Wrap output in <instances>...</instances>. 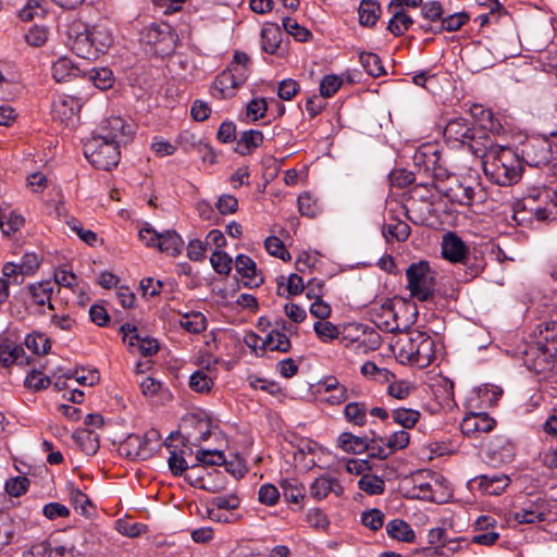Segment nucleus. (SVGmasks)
I'll return each mask as SVG.
<instances>
[{
	"mask_svg": "<svg viewBox=\"0 0 557 557\" xmlns=\"http://www.w3.org/2000/svg\"><path fill=\"white\" fill-rule=\"evenodd\" d=\"M479 156L484 158L483 171L488 180L499 186H511L519 182L522 174L521 160L518 152L509 147L493 146L492 139L487 148Z\"/></svg>",
	"mask_w": 557,
	"mask_h": 557,
	"instance_id": "nucleus-1",
	"label": "nucleus"
},
{
	"mask_svg": "<svg viewBox=\"0 0 557 557\" xmlns=\"http://www.w3.org/2000/svg\"><path fill=\"white\" fill-rule=\"evenodd\" d=\"M397 356L401 363H410L420 369L426 368L434 359V341L423 331L416 330L399 338Z\"/></svg>",
	"mask_w": 557,
	"mask_h": 557,
	"instance_id": "nucleus-2",
	"label": "nucleus"
},
{
	"mask_svg": "<svg viewBox=\"0 0 557 557\" xmlns=\"http://www.w3.org/2000/svg\"><path fill=\"white\" fill-rule=\"evenodd\" d=\"M521 163L541 170L537 178L557 177V151L546 138H531L518 152Z\"/></svg>",
	"mask_w": 557,
	"mask_h": 557,
	"instance_id": "nucleus-3",
	"label": "nucleus"
},
{
	"mask_svg": "<svg viewBox=\"0 0 557 557\" xmlns=\"http://www.w3.org/2000/svg\"><path fill=\"white\" fill-rule=\"evenodd\" d=\"M113 37L108 27L98 24L83 32H77L73 38L71 49L79 58L91 60L108 51Z\"/></svg>",
	"mask_w": 557,
	"mask_h": 557,
	"instance_id": "nucleus-4",
	"label": "nucleus"
},
{
	"mask_svg": "<svg viewBox=\"0 0 557 557\" xmlns=\"http://www.w3.org/2000/svg\"><path fill=\"white\" fill-rule=\"evenodd\" d=\"M116 144L92 135L84 143V156L90 164L102 171H110L119 164L121 152Z\"/></svg>",
	"mask_w": 557,
	"mask_h": 557,
	"instance_id": "nucleus-5",
	"label": "nucleus"
},
{
	"mask_svg": "<svg viewBox=\"0 0 557 557\" xmlns=\"http://www.w3.org/2000/svg\"><path fill=\"white\" fill-rule=\"evenodd\" d=\"M444 135L448 139L468 145L476 156L487 148V143L491 139L484 128L471 126L465 119L449 121L444 129Z\"/></svg>",
	"mask_w": 557,
	"mask_h": 557,
	"instance_id": "nucleus-6",
	"label": "nucleus"
},
{
	"mask_svg": "<svg viewBox=\"0 0 557 557\" xmlns=\"http://www.w3.org/2000/svg\"><path fill=\"white\" fill-rule=\"evenodd\" d=\"M406 277L412 300L420 296L425 299V293L435 288V273L428 261L411 263L406 270Z\"/></svg>",
	"mask_w": 557,
	"mask_h": 557,
	"instance_id": "nucleus-7",
	"label": "nucleus"
},
{
	"mask_svg": "<svg viewBox=\"0 0 557 557\" xmlns=\"http://www.w3.org/2000/svg\"><path fill=\"white\" fill-rule=\"evenodd\" d=\"M447 299L435 292V288L425 293V299L421 296L411 300L403 298V297H394L392 299H387L382 308L388 311L395 310H409V306H412L413 313H419L420 310L424 311H443L445 308V304Z\"/></svg>",
	"mask_w": 557,
	"mask_h": 557,
	"instance_id": "nucleus-8",
	"label": "nucleus"
},
{
	"mask_svg": "<svg viewBox=\"0 0 557 557\" xmlns=\"http://www.w3.org/2000/svg\"><path fill=\"white\" fill-rule=\"evenodd\" d=\"M341 337L343 341L357 343L363 351L375 350L381 346V336L372 327L356 322L342 324Z\"/></svg>",
	"mask_w": 557,
	"mask_h": 557,
	"instance_id": "nucleus-9",
	"label": "nucleus"
},
{
	"mask_svg": "<svg viewBox=\"0 0 557 557\" xmlns=\"http://www.w3.org/2000/svg\"><path fill=\"white\" fill-rule=\"evenodd\" d=\"M135 133V127L121 116H110L101 122L94 135L103 137L117 146L127 145Z\"/></svg>",
	"mask_w": 557,
	"mask_h": 557,
	"instance_id": "nucleus-10",
	"label": "nucleus"
},
{
	"mask_svg": "<svg viewBox=\"0 0 557 557\" xmlns=\"http://www.w3.org/2000/svg\"><path fill=\"white\" fill-rule=\"evenodd\" d=\"M141 40L154 46L160 52L169 53L176 47L177 35L168 23H152L141 33Z\"/></svg>",
	"mask_w": 557,
	"mask_h": 557,
	"instance_id": "nucleus-11",
	"label": "nucleus"
},
{
	"mask_svg": "<svg viewBox=\"0 0 557 557\" xmlns=\"http://www.w3.org/2000/svg\"><path fill=\"white\" fill-rule=\"evenodd\" d=\"M120 332L123 334L124 343H127L131 348H137L144 357H151L160 349L159 343L156 338L141 336L137 326L134 324H122L120 326Z\"/></svg>",
	"mask_w": 557,
	"mask_h": 557,
	"instance_id": "nucleus-12",
	"label": "nucleus"
},
{
	"mask_svg": "<svg viewBox=\"0 0 557 557\" xmlns=\"http://www.w3.org/2000/svg\"><path fill=\"white\" fill-rule=\"evenodd\" d=\"M531 356L525 359L528 368L536 374H545L554 368L557 359V345H545L537 342Z\"/></svg>",
	"mask_w": 557,
	"mask_h": 557,
	"instance_id": "nucleus-13",
	"label": "nucleus"
},
{
	"mask_svg": "<svg viewBox=\"0 0 557 557\" xmlns=\"http://www.w3.org/2000/svg\"><path fill=\"white\" fill-rule=\"evenodd\" d=\"M283 30L277 24H267L261 30V47L269 54L284 57L288 52V41L283 39Z\"/></svg>",
	"mask_w": 557,
	"mask_h": 557,
	"instance_id": "nucleus-14",
	"label": "nucleus"
},
{
	"mask_svg": "<svg viewBox=\"0 0 557 557\" xmlns=\"http://www.w3.org/2000/svg\"><path fill=\"white\" fill-rule=\"evenodd\" d=\"M510 484V479L504 473L482 474L468 482L469 488H478L482 494L500 495Z\"/></svg>",
	"mask_w": 557,
	"mask_h": 557,
	"instance_id": "nucleus-15",
	"label": "nucleus"
},
{
	"mask_svg": "<svg viewBox=\"0 0 557 557\" xmlns=\"http://www.w3.org/2000/svg\"><path fill=\"white\" fill-rule=\"evenodd\" d=\"M474 534L471 542L474 544L491 546L499 539L497 520L492 516H480L473 523Z\"/></svg>",
	"mask_w": 557,
	"mask_h": 557,
	"instance_id": "nucleus-16",
	"label": "nucleus"
},
{
	"mask_svg": "<svg viewBox=\"0 0 557 557\" xmlns=\"http://www.w3.org/2000/svg\"><path fill=\"white\" fill-rule=\"evenodd\" d=\"M467 253L468 247L458 235L451 232L444 235L442 255L445 259L454 263L461 262L466 264L468 259Z\"/></svg>",
	"mask_w": 557,
	"mask_h": 557,
	"instance_id": "nucleus-17",
	"label": "nucleus"
},
{
	"mask_svg": "<svg viewBox=\"0 0 557 557\" xmlns=\"http://www.w3.org/2000/svg\"><path fill=\"white\" fill-rule=\"evenodd\" d=\"M441 156L434 145H423L413 154L414 165L424 172H432L434 176L440 175Z\"/></svg>",
	"mask_w": 557,
	"mask_h": 557,
	"instance_id": "nucleus-18",
	"label": "nucleus"
},
{
	"mask_svg": "<svg viewBox=\"0 0 557 557\" xmlns=\"http://www.w3.org/2000/svg\"><path fill=\"white\" fill-rule=\"evenodd\" d=\"M486 454L492 463L503 465L511 462L516 451L512 443L504 437H497L488 443Z\"/></svg>",
	"mask_w": 557,
	"mask_h": 557,
	"instance_id": "nucleus-19",
	"label": "nucleus"
},
{
	"mask_svg": "<svg viewBox=\"0 0 557 557\" xmlns=\"http://www.w3.org/2000/svg\"><path fill=\"white\" fill-rule=\"evenodd\" d=\"M79 110V100L72 96H59L52 103L53 117L66 124L78 114Z\"/></svg>",
	"mask_w": 557,
	"mask_h": 557,
	"instance_id": "nucleus-20",
	"label": "nucleus"
},
{
	"mask_svg": "<svg viewBox=\"0 0 557 557\" xmlns=\"http://www.w3.org/2000/svg\"><path fill=\"white\" fill-rule=\"evenodd\" d=\"M495 420L485 412L471 413L463 418L460 428L466 435L488 433L495 426Z\"/></svg>",
	"mask_w": 557,
	"mask_h": 557,
	"instance_id": "nucleus-21",
	"label": "nucleus"
},
{
	"mask_svg": "<svg viewBox=\"0 0 557 557\" xmlns=\"http://www.w3.org/2000/svg\"><path fill=\"white\" fill-rule=\"evenodd\" d=\"M29 300L39 307L47 305L51 311L58 308L52 298L53 285L50 281H42L37 284H32L28 287Z\"/></svg>",
	"mask_w": 557,
	"mask_h": 557,
	"instance_id": "nucleus-22",
	"label": "nucleus"
},
{
	"mask_svg": "<svg viewBox=\"0 0 557 557\" xmlns=\"http://www.w3.org/2000/svg\"><path fill=\"white\" fill-rule=\"evenodd\" d=\"M236 272L247 281L246 285L259 286L263 282L261 272L257 270L256 262L246 255H238L235 259Z\"/></svg>",
	"mask_w": 557,
	"mask_h": 557,
	"instance_id": "nucleus-23",
	"label": "nucleus"
},
{
	"mask_svg": "<svg viewBox=\"0 0 557 557\" xmlns=\"http://www.w3.org/2000/svg\"><path fill=\"white\" fill-rule=\"evenodd\" d=\"M555 177L545 176L537 178L534 183L533 193L528 196L529 201L544 200L549 201L550 207L557 208V187L552 188Z\"/></svg>",
	"mask_w": 557,
	"mask_h": 557,
	"instance_id": "nucleus-24",
	"label": "nucleus"
},
{
	"mask_svg": "<svg viewBox=\"0 0 557 557\" xmlns=\"http://www.w3.org/2000/svg\"><path fill=\"white\" fill-rule=\"evenodd\" d=\"M22 557H74L72 549L65 546H52L49 542H40L30 546Z\"/></svg>",
	"mask_w": 557,
	"mask_h": 557,
	"instance_id": "nucleus-25",
	"label": "nucleus"
},
{
	"mask_svg": "<svg viewBox=\"0 0 557 557\" xmlns=\"http://www.w3.org/2000/svg\"><path fill=\"white\" fill-rule=\"evenodd\" d=\"M239 87L234 75L227 71L219 74L212 86V96L219 99L230 98L234 95L235 89Z\"/></svg>",
	"mask_w": 557,
	"mask_h": 557,
	"instance_id": "nucleus-26",
	"label": "nucleus"
},
{
	"mask_svg": "<svg viewBox=\"0 0 557 557\" xmlns=\"http://www.w3.org/2000/svg\"><path fill=\"white\" fill-rule=\"evenodd\" d=\"M52 77L57 83L69 82L81 76V70L69 58H59L51 66Z\"/></svg>",
	"mask_w": 557,
	"mask_h": 557,
	"instance_id": "nucleus-27",
	"label": "nucleus"
},
{
	"mask_svg": "<svg viewBox=\"0 0 557 557\" xmlns=\"http://www.w3.org/2000/svg\"><path fill=\"white\" fill-rule=\"evenodd\" d=\"M290 347L292 345L288 336L283 331L273 329L268 332L265 337L262 339L260 350L262 352L264 350L287 352Z\"/></svg>",
	"mask_w": 557,
	"mask_h": 557,
	"instance_id": "nucleus-28",
	"label": "nucleus"
},
{
	"mask_svg": "<svg viewBox=\"0 0 557 557\" xmlns=\"http://www.w3.org/2000/svg\"><path fill=\"white\" fill-rule=\"evenodd\" d=\"M263 134L258 129L245 131L236 143L235 151L240 156L250 154L263 143Z\"/></svg>",
	"mask_w": 557,
	"mask_h": 557,
	"instance_id": "nucleus-29",
	"label": "nucleus"
},
{
	"mask_svg": "<svg viewBox=\"0 0 557 557\" xmlns=\"http://www.w3.org/2000/svg\"><path fill=\"white\" fill-rule=\"evenodd\" d=\"M387 535L399 542L412 543L416 539L413 529L403 519H393L386 524Z\"/></svg>",
	"mask_w": 557,
	"mask_h": 557,
	"instance_id": "nucleus-30",
	"label": "nucleus"
},
{
	"mask_svg": "<svg viewBox=\"0 0 557 557\" xmlns=\"http://www.w3.org/2000/svg\"><path fill=\"white\" fill-rule=\"evenodd\" d=\"M26 361L24 349L21 346L9 341L0 343V363L2 366L10 367L13 363L22 364Z\"/></svg>",
	"mask_w": 557,
	"mask_h": 557,
	"instance_id": "nucleus-31",
	"label": "nucleus"
},
{
	"mask_svg": "<svg viewBox=\"0 0 557 557\" xmlns=\"http://www.w3.org/2000/svg\"><path fill=\"white\" fill-rule=\"evenodd\" d=\"M345 420L355 426L367 424L368 406L364 401H349L343 411Z\"/></svg>",
	"mask_w": 557,
	"mask_h": 557,
	"instance_id": "nucleus-32",
	"label": "nucleus"
},
{
	"mask_svg": "<svg viewBox=\"0 0 557 557\" xmlns=\"http://www.w3.org/2000/svg\"><path fill=\"white\" fill-rule=\"evenodd\" d=\"M184 246V240L175 231H165L160 233L157 248L166 252L171 256H177L181 253Z\"/></svg>",
	"mask_w": 557,
	"mask_h": 557,
	"instance_id": "nucleus-33",
	"label": "nucleus"
},
{
	"mask_svg": "<svg viewBox=\"0 0 557 557\" xmlns=\"http://www.w3.org/2000/svg\"><path fill=\"white\" fill-rule=\"evenodd\" d=\"M381 13L380 3L375 0H361L359 5V22L361 25L372 27L376 24Z\"/></svg>",
	"mask_w": 557,
	"mask_h": 557,
	"instance_id": "nucleus-34",
	"label": "nucleus"
},
{
	"mask_svg": "<svg viewBox=\"0 0 557 557\" xmlns=\"http://www.w3.org/2000/svg\"><path fill=\"white\" fill-rule=\"evenodd\" d=\"M392 17L387 29L396 37L404 35L413 24V20L404 11V9H394L389 11Z\"/></svg>",
	"mask_w": 557,
	"mask_h": 557,
	"instance_id": "nucleus-35",
	"label": "nucleus"
},
{
	"mask_svg": "<svg viewBox=\"0 0 557 557\" xmlns=\"http://www.w3.org/2000/svg\"><path fill=\"white\" fill-rule=\"evenodd\" d=\"M321 319L313 324V330L317 336L322 342H331L335 338L341 337L342 324H333L327 321L326 318L330 315H319Z\"/></svg>",
	"mask_w": 557,
	"mask_h": 557,
	"instance_id": "nucleus-36",
	"label": "nucleus"
},
{
	"mask_svg": "<svg viewBox=\"0 0 557 557\" xmlns=\"http://www.w3.org/2000/svg\"><path fill=\"white\" fill-rule=\"evenodd\" d=\"M338 447L350 454H361L367 450L368 438L356 436L351 433L344 432L337 438Z\"/></svg>",
	"mask_w": 557,
	"mask_h": 557,
	"instance_id": "nucleus-37",
	"label": "nucleus"
},
{
	"mask_svg": "<svg viewBox=\"0 0 557 557\" xmlns=\"http://www.w3.org/2000/svg\"><path fill=\"white\" fill-rule=\"evenodd\" d=\"M76 444L87 455H95L99 449L98 435L89 430H78L73 434Z\"/></svg>",
	"mask_w": 557,
	"mask_h": 557,
	"instance_id": "nucleus-38",
	"label": "nucleus"
},
{
	"mask_svg": "<svg viewBox=\"0 0 557 557\" xmlns=\"http://www.w3.org/2000/svg\"><path fill=\"white\" fill-rule=\"evenodd\" d=\"M69 496L76 512L85 517H90L92 515L94 508L91 500L85 493L78 488L71 487Z\"/></svg>",
	"mask_w": 557,
	"mask_h": 557,
	"instance_id": "nucleus-39",
	"label": "nucleus"
},
{
	"mask_svg": "<svg viewBox=\"0 0 557 557\" xmlns=\"http://www.w3.org/2000/svg\"><path fill=\"white\" fill-rule=\"evenodd\" d=\"M534 335L539 337L537 342L542 344L556 345L557 343V321L555 320H545L540 322L535 330Z\"/></svg>",
	"mask_w": 557,
	"mask_h": 557,
	"instance_id": "nucleus-40",
	"label": "nucleus"
},
{
	"mask_svg": "<svg viewBox=\"0 0 557 557\" xmlns=\"http://www.w3.org/2000/svg\"><path fill=\"white\" fill-rule=\"evenodd\" d=\"M213 385L214 380L203 369L195 371L189 377V387L196 393L209 394Z\"/></svg>",
	"mask_w": 557,
	"mask_h": 557,
	"instance_id": "nucleus-41",
	"label": "nucleus"
},
{
	"mask_svg": "<svg viewBox=\"0 0 557 557\" xmlns=\"http://www.w3.org/2000/svg\"><path fill=\"white\" fill-rule=\"evenodd\" d=\"M421 417L420 411L409 408H397L392 411V419L405 430L412 429Z\"/></svg>",
	"mask_w": 557,
	"mask_h": 557,
	"instance_id": "nucleus-42",
	"label": "nucleus"
},
{
	"mask_svg": "<svg viewBox=\"0 0 557 557\" xmlns=\"http://www.w3.org/2000/svg\"><path fill=\"white\" fill-rule=\"evenodd\" d=\"M335 485H338L336 479L320 476L310 485V495L318 500L324 499L332 491H334Z\"/></svg>",
	"mask_w": 557,
	"mask_h": 557,
	"instance_id": "nucleus-43",
	"label": "nucleus"
},
{
	"mask_svg": "<svg viewBox=\"0 0 557 557\" xmlns=\"http://www.w3.org/2000/svg\"><path fill=\"white\" fill-rule=\"evenodd\" d=\"M24 224V218L14 211L0 210V227L4 235L10 236L18 231Z\"/></svg>",
	"mask_w": 557,
	"mask_h": 557,
	"instance_id": "nucleus-44",
	"label": "nucleus"
},
{
	"mask_svg": "<svg viewBox=\"0 0 557 557\" xmlns=\"http://www.w3.org/2000/svg\"><path fill=\"white\" fill-rule=\"evenodd\" d=\"M283 497L287 503L300 504L305 498V486L296 480H285L281 483Z\"/></svg>",
	"mask_w": 557,
	"mask_h": 557,
	"instance_id": "nucleus-45",
	"label": "nucleus"
},
{
	"mask_svg": "<svg viewBox=\"0 0 557 557\" xmlns=\"http://www.w3.org/2000/svg\"><path fill=\"white\" fill-rule=\"evenodd\" d=\"M359 60L363 70L372 77H379L385 74L384 66L377 54L372 52H361L359 54Z\"/></svg>",
	"mask_w": 557,
	"mask_h": 557,
	"instance_id": "nucleus-46",
	"label": "nucleus"
},
{
	"mask_svg": "<svg viewBox=\"0 0 557 557\" xmlns=\"http://www.w3.org/2000/svg\"><path fill=\"white\" fill-rule=\"evenodd\" d=\"M283 27L287 39L288 36H293L295 40L299 42H307L312 37V34L308 28L299 25L297 21L292 17L283 18Z\"/></svg>",
	"mask_w": 557,
	"mask_h": 557,
	"instance_id": "nucleus-47",
	"label": "nucleus"
},
{
	"mask_svg": "<svg viewBox=\"0 0 557 557\" xmlns=\"http://www.w3.org/2000/svg\"><path fill=\"white\" fill-rule=\"evenodd\" d=\"M88 79L99 89L106 90L114 83L113 73L108 67L92 69L88 72Z\"/></svg>",
	"mask_w": 557,
	"mask_h": 557,
	"instance_id": "nucleus-48",
	"label": "nucleus"
},
{
	"mask_svg": "<svg viewBox=\"0 0 557 557\" xmlns=\"http://www.w3.org/2000/svg\"><path fill=\"white\" fill-rule=\"evenodd\" d=\"M382 234L386 240L395 238L397 242H405L410 235V226L406 222L396 221L393 224L384 225Z\"/></svg>",
	"mask_w": 557,
	"mask_h": 557,
	"instance_id": "nucleus-49",
	"label": "nucleus"
},
{
	"mask_svg": "<svg viewBox=\"0 0 557 557\" xmlns=\"http://www.w3.org/2000/svg\"><path fill=\"white\" fill-rule=\"evenodd\" d=\"M470 20V15L467 12H458L446 17L441 18V26L434 33H440L442 30L446 32H457L463 25H466Z\"/></svg>",
	"mask_w": 557,
	"mask_h": 557,
	"instance_id": "nucleus-50",
	"label": "nucleus"
},
{
	"mask_svg": "<svg viewBox=\"0 0 557 557\" xmlns=\"http://www.w3.org/2000/svg\"><path fill=\"white\" fill-rule=\"evenodd\" d=\"M358 486L369 495H381L385 490L384 481L372 474H363L358 482Z\"/></svg>",
	"mask_w": 557,
	"mask_h": 557,
	"instance_id": "nucleus-51",
	"label": "nucleus"
},
{
	"mask_svg": "<svg viewBox=\"0 0 557 557\" xmlns=\"http://www.w3.org/2000/svg\"><path fill=\"white\" fill-rule=\"evenodd\" d=\"M25 345L36 355H45L51 347L49 338L40 333L28 334L25 338Z\"/></svg>",
	"mask_w": 557,
	"mask_h": 557,
	"instance_id": "nucleus-52",
	"label": "nucleus"
},
{
	"mask_svg": "<svg viewBox=\"0 0 557 557\" xmlns=\"http://www.w3.org/2000/svg\"><path fill=\"white\" fill-rule=\"evenodd\" d=\"M240 505V499L235 494L215 496L210 500V505L207 508L234 511Z\"/></svg>",
	"mask_w": 557,
	"mask_h": 557,
	"instance_id": "nucleus-53",
	"label": "nucleus"
},
{
	"mask_svg": "<svg viewBox=\"0 0 557 557\" xmlns=\"http://www.w3.org/2000/svg\"><path fill=\"white\" fill-rule=\"evenodd\" d=\"M247 382L253 389H261L272 396H278L283 394L281 386L274 381H269L256 375H249L247 377Z\"/></svg>",
	"mask_w": 557,
	"mask_h": 557,
	"instance_id": "nucleus-54",
	"label": "nucleus"
},
{
	"mask_svg": "<svg viewBox=\"0 0 557 557\" xmlns=\"http://www.w3.org/2000/svg\"><path fill=\"white\" fill-rule=\"evenodd\" d=\"M428 542L432 545H440L447 547L450 550H456L459 546L457 540H448L446 531L442 528H433L428 533Z\"/></svg>",
	"mask_w": 557,
	"mask_h": 557,
	"instance_id": "nucleus-55",
	"label": "nucleus"
},
{
	"mask_svg": "<svg viewBox=\"0 0 557 557\" xmlns=\"http://www.w3.org/2000/svg\"><path fill=\"white\" fill-rule=\"evenodd\" d=\"M366 451H368L371 458L381 460H384L393 455L387 446L385 438L383 437L368 440V447Z\"/></svg>",
	"mask_w": 557,
	"mask_h": 557,
	"instance_id": "nucleus-56",
	"label": "nucleus"
},
{
	"mask_svg": "<svg viewBox=\"0 0 557 557\" xmlns=\"http://www.w3.org/2000/svg\"><path fill=\"white\" fill-rule=\"evenodd\" d=\"M210 262L214 271L219 274H228L232 270L233 260L224 251H214L211 255Z\"/></svg>",
	"mask_w": 557,
	"mask_h": 557,
	"instance_id": "nucleus-57",
	"label": "nucleus"
},
{
	"mask_svg": "<svg viewBox=\"0 0 557 557\" xmlns=\"http://www.w3.org/2000/svg\"><path fill=\"white\" fill-rule=\"evenodd\" d=\"M180 324L189 333L198 334L207 329L206 315H182Z\"/></svg>",
	"mask_w": 557,
	"mask_h": 557,
	"instance_id": "nucleus-58",
	"label": "nucleus"
},
{
	"mask_svg": "<svg viewBox=\"0 0 557 557\" xmlns=\"http://www.w3.org/2000/svg\"><path fill=\"white\" fill-rule=\"evenodd\" d=\"M385 441L392 454H394L395 451L401 450L409 445L410 434L407 430L396 431L386 437Z\"/></svg>",
	"mask_w": 557,
	"mask_h": 557,
	"instance_id": "nucleus-59",
	"label": "nucleus"
},
{
	"mask_svg": "<svg viewBox=\"0 0 557 557\" xmlns=\"http://www.w3.org/2000/svg\"><path fill=\"white\" fill-rule=\"evenodd\" d=\"M267 251L282 260H289L290 253L285 248L283 242L276 236H270L264 240Z\"/></svg>",
	"mask_w": 557,
	"mask_h": 557,
	"instance_id": "nucleus-60",
	"label": "nucleus"
},
{
	"mask_svg": "<svg viewBox=\"0 0 557 557\" xmlns=\"http://www.w3.org/2000/svg\"><path fill=\"white\" fill-rule=\"evenodd\" d=\"M306 521L311 528L321 531H325L330 525L327 516L319 508L309 509L306 515Z\"/></svg>",
	"mask_w": 557,
	"mask_h": 557,
	"instance_id": "nucleus-61",
	"label": "nucleus"
},
{
	"mask_svg": "<svg viewBox=\"0 0 557 557\" xmlns=\"http://www.w3.org/2000/svg\"><path fill=\"white\" fill-rule=\"evenodd\" d=\"M384 513L380 509H370L362 513L361 522L372 531L380 530L384 524Z\"/></svg>",
	"mask_w": 557,
	"mask_h": 557,
	"instance_id": "nucleus-62",
	"label": "nucleus"
},
{
	"mask_svg": "<svg viewBox=\"0 0 557 557\" xmlns=\"http://www.w3.org/2000/svg\"><path fill=\"white\" fill-rule=\"evenodd\" d=\"M342 84L343 81L337 75L324 76L320 83V96L323 98L332 97L341 88Z\"/></svg>",
	"mask_w": 557,
	"mask_h": 557,
	"instance_id": "nucleus-63",
	"label": "nucleus"
},
{
	"mask_svg": "<svg viewBox=\"0 0 557 557\" xmlns=\"http://www.w3.org/2000/svg\"><path fill=\"white\" fill-rule=\"evenodd\" d=\"M5 492L13 497L25 494L29 487V480L26 476H15L5 482Z\"/></svg>",
	"mask_w": 557,
	"mask_h": 557,
	"instance_id": "nucleus-64",
	"label": "nucleus"
}]
</instances>
